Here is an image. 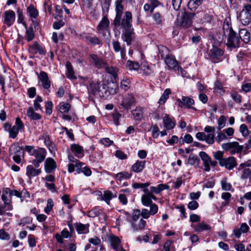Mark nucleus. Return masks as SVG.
<instances>
[{
    "label": "nucleus",
    "instance_id": "1",
    "mask_svg": "<svg viewBox=\"0 0 251 251\" xmlns=\"http://www.w3.org/2000/svg\"><path fill=\"white\" fill-rule=\"evenodd\" d=\"M115 4L116 15L113 24L116 27L121 26L123 28L121 38L127 45H130L135 39V32L131 24L132 21L131 13L126 11L122 18L124 10L122 0H117Z\"/></svg>",
    "mask_w": 251,
    "mask_h": 251
},
{
    "label": "nucleus",
    "instance_id": "2",
    "mask_svg": "<svg viewBox=\"0 0 251 251\" xmlns=\"http://www.w3.org/2000/svg\"><path fill=\"white\" fill-rule=\"evenodd\" d=\"M223 33L227 37L226 46L228 48H238L240 46V38L232 29L231 25L227 22H224L223 26Z\"/></svg>",
    "mask_w": 251,
    "mask_h": 251
},
{
    "label": "nucleus",
    "instance_id": "3",
    "mask_svg": "<svg viewBox=\"0 0 251 251\" xmlns=\"http://www.w3.org/2000/svg\"><path fill=\"white\" fill-rule=\"evenodd\" d=\"M88 90L89 92L94 96L98 94L100 97L105 99L108 97L106 84L104 82H92L90 83Z\"/></svg>",
    "mask_w": 251,
    "mask_h": 251
},
{
    "label": "nucleus",
    "instance_id": "4",
    "mask_svg": "<svg viewBox=\"0 0 251 251\" xmlns=\"http://www.w3.org/2000/svg\"><path fill=\"white\" fill-rule=\"evenodd\" d=\"M240 22L244 26L248 25L251 23V4H244L242 10L237 16Z\"/></svg>",
    "mask_w": 251,
    "mask_h": 251
},
{
    "label": "nucleus",
    "instance_id": "5",
    "mask_svg": "<svg viewBox=\"0 0 251 251\" xmlns=\"http://www.w3.org/2000/svg\"><path fill=\"white\" fill-rule=\"evenodd\" d=\"M196 15L195 13H190L184 11L181 12V17L177 19L178 25L185 28L191 27L192 25L193 19Z\"/></svg>",
    "mask_w": 251,
    "mask_h": 251
},
{
    "label": "nucleus",
    "instance_id": "6",
    "mask_svg": "<svg viewBox=\"0 0 251 251\" xmlns=\"http://www.w3.org/2000/svg\"><path fill=\"white\" fill-rule=\"evenodd\" d=\"M224 53L223 50L215 45H213L212 49L209 50L208 53L209 59L214 63L219 62L221 61V57Z\"/></svg>",
    "mask_w": 251,
    "mask_h": 251
},
{
    "label": "nucleus",
    "instance_id": "7",
    "mask_svg": "<svg viewBox=\"0 0 251 251\" xmlns=\"http://www.w3.org/2000/svg\"><path fill=\"white\" fill-rule=\"evenodd\" d=\"M176 101L178 102V105L181 108L187 107L189 109H192L195 111L197 110V109L192 106L194 104V100L188 97L183 96L182 99H177Z\"/></svg>",
    "mask_w": 251,
    "mask_h": 251
},
{
    "label": "nucleus",
    "instance_id": "8",
    "mask_svg": "<svg viewBox=\"0 0 251 251\" xmlns=\"http://www.w3.org/2000/svg\"><path fill=\"white\" fill-rule=\"evenodd\" d=\"M89 61L95 67L98 69L104 68L107 65V63L103 59L95 54L89 55Z\"/></svg>",
    "mask_w": 251,
    "mask_h": 251
},
{
    "label": "nucleus",
    "instance_id": "9",
    "mask_svg": "<svg viewBox=\"0 0 251 251\" xmlns=\"http://www.w3.org/2000/svg\"><path fill=\"white\" fill-rule=\"evenodd\" d=\"M24 125L23 122L21 120L20 118H17L15 125L13 126L8 132L9 137L12 139L16 138L19 133V131L24 129Z\"/></svg>",
    "mask_w": 251,
    "mask_h": 251
},
{
    "label": "nucleus",
    "instance_id": "10",
    "mask_svg": "<svg viewBox=\"0 0 251 251\" xmlns=\"http://www.w3.org/2000/svg\"><path fill=\"white\" fill-rule=\"evenodd\" d=\"M221 167H225L226 169L230 170L237 165L236 159L233 156H229L227 158H224L219 162Z\"/></svg>",
    "mask_w": 251,
    "mask_h": 251
},
{
    "label": "nucleus",
    "instance_id": "11",
    "mask_svg": "<svg viewBox=\"0 0 251 251\" xmlns=\"http://www.w3.org/2000/svg\"><path fill=\"white\" fill-rule=\"evenodd\" d=\"M93 193L99 196L100 200L105 201L107 204H110V201L112 198L116 197V193H113L109 190H105L103 192V193L100 191H96Z\"/></svg>",
    "mask_w": 251,
    "mask_h": 251
},
{
    "label": "nucleus",
    "instance_id": "12",
    "mask_svg": "<svg viewBox=\"0 0 251 251\" xmlns=\"http://www.w3.org/2000/svg\"><path fill=\"white\" fill-rule=\"evenodd\" d=\"M109 240L111 246L115 251H126L121 245V241L119 238L115 235H110Z\"/></svg>",
    "mask_w": 251,
    "mask_h": 251
},
{
    "label": "nucleus",
    "instance_id": "13",
    "mask_svg": "<svg viewBox=\"0 0 251 251\" xmlns=\"http://www.w3.org/2000/svg\"><path fill=\"white\" fill-rule=\"evenodd\" d=\"M197 17L199 19L197 20L198 23L201 24L210 23L213 21V16L208 13H205L202 11H198L196 13Z\"/></svg>",
    "mask_w": 251,
    "mask_h": 251
},
{
    "label": "nucleus",
    "instance_id": "14",
    "mask_svg": "<svg viewBox=\"0 0 251 251\" xmlns=\"http://www.w3.org/2000/svg\"><path fill=\"white\" fill-rule=\"evenodd\" d=\"M135 103V100L134 96L132 94H128L123 98L121 105L124 108L128 110L131 108Z\"/></svg>",
    "mask_w": 251,
    "mask_h": 251
},
{
    "label": "nucleus",
    "instance_id": "15",
    "mask_svg": "<svg viewBox=\"0 0 251 251\" xmlns=\"http://www.w3.org/2000/svg\"><path fill=\"white\" fill-rule=\"evenodd\" d=\"M165 62L170 69H173L176 71H178L179 68H180L181 71L182 70L181 68L178 65L177 61L173 57L167 55L165 57Z\"/></svg>",
    "mask_w": 251,
    "mask_h": 251
},
{
    "label": "nucleus",
    "instance_id": "16",
    "mask_svg": "<svg viewBox=\"0 0 251 251\" xmlns=\"http://www.w3.org/2000/svg\"><path fill=\"white\" fill-rule=\"evenodd\" d=\"M4 23L8 26L12 25L15 19V13L11 10L6 11L4 13Z\"/></svg>",
    "mask_w": 251,
    "mask_h": 251
},
{
    "label": "nucleus",
    "instance_id": "17",
    "mask_svg": "<svg viewBox=\"0 0 251 251\" xmlns=\"http://www.w3.org/2000/svg\"><path fill=\"white\" fill-rule=\"evenodd\" d=\"M39 80L41 81L42 86L45 89H48L50 87V81L49 79L48 75L44 71H41L38 76Z\"/></svg>",
    "mask_w": 251,
    "mask_h": 251
},
{
    "label": "nucleus",
    "instance_id": "18",
    "mask_svg": "<svg viewBox=\"0 0 251 251\" xmlns=\"http://www.w3.org/2000/svg\"><path fill=\"white\" fill-rule=\"evenodd\" d=\"M147 190L144 189L145 194L141 197V201L144 206H149L152 203V199L155 200L156 197L151 193H147Z\"/></svg>",
    "mask_w": 251,
    "mask_h": 251
},
{
    "label": "nucleus",
    "instance_id": "19",
    "mask_svg": "<svg viewBox=\"0 0 251 251\" xmlns=\"http://www.w3.org/2000/svg\"><path fill=\"white\" fill-rule=\"evenodd\" d=\"M56 168V164L52 158H47L45 162V169L47 173H51Z\"/></svg>",
    "mask_w": 251,
    "mask_h": 251
},
{
    "label": "nucleus",
    "instance_id": "20",
    "mask_svg": "<svg viewBox=\"0 0 251 251\" xmlns=\"http://www.w3.org/2000/svg\"><path fill=\"white\" fill-rule=\"evenodd\" d=\"M47 151L44 148H39L37 150H34L32 155H34L36 160L39 162H43L46 157Z\"/></svg>",
    "mask_w": 251,
    "mask_h": 251
},
{
    "label": "nucleus",
    "instance_id": "21",
    "mask_svg": "<svg viewBox=\"0 0 251 251\" xmlns=\"http://www.w3.org/2000/svg\"><path fill=\"white\" fill-rule=\"evenodd\" d=\"M106 84V90L108 96L111 95H114L117 93L118 89V84L113 81L110 82H104Z\"/></svg>",
    "mask_w": 251,
    "mask_h": 251
},
{
    "label": "nucleus",
    "instance_id": "22",
    "mask_svg": "<svg viewBox=\"0 0 251 251\" xmlns=\"http://www.w3.org/2000/svg\"><path fill=\"white\" fill-rule=\"evenodd\" d=\"M131 226L134 231H137L139 230H142L144 228L146 222L143 219H140L139 220L134 222H130Z\"/></svg>",
    "mask_w": 251,
    "mask_h": 251
},
{
    "label": "nucleus",
    "instance_id": "23",
    "mask_svg": "<svg viewBox=\"0 0 251 251\" xmlns=\"http://www.w3.org/2000/svg\"><path fill=\"white\" fill-rule=\"evenodd\" d=\"M152 18L153 24L159 26L163 25L165 19L163 16L158 12H155L152 14Z\"/></svg>",
    "mask_w": 251,
    "mask_h": 251
},
{
    "label": "nucleus",
    "instance_id": "24",
    "mask_svg": "<svg viewBox=\"0 0 251 251\" xmlns=\"http://www.w3.org/2000/svg\"><path fill=\"white\" fill-rule=\"evenodd\" d=\"M23 147L19 146L18 143H15L11 146L9 149V153L10 155L15 154H24V151H22Z\"/></svg>",
    "mask_w": 251,
    "mask_h": 251
},
{
    "label": "nucleus",
    "instance_id": "25",
    "mask_svg": "<svg viewBox=\"0 0 251 251\" xmlns=\"http://www.w3.org/2000/svg\"><path fill=\"white\" fill-rule=\"evenodd\" d=\"M239 37L245 44H248L250 41L251 34L250 32L245 28L241 29L239 32Z\"/></svg>",
    "mask_w": 251,
    "mask_h": 251
},
{
    "label": "nucleus",
    "instance_id": "26",
    "mask_svg": "<svg viewBox=\"0 0 251 251\" xmlns=\"http://www.w3.org/2000/svg\"><path fill=\"white\" fill-rule=\"evenodd\" d=\"M146 162L145 161H137L132 166L131 170L135 173H140L144 168Z\"/></svg>",
    "mask_w": 251,
    "mask_h": 251
},
{
    "label": "nucleus",
    "instance_id": "27",
    "mask_svg": "<svg viewBox=\"0 0 251 251\" xmlns=\"http://www.w3.org/2000/svg\"><path fill=\"white\" fill-rule=\"evenodd\" d=\"M40 169H36L32 165H28L26 167V175L31 178L32 177L37 176L41 173Z\"/></svg>",
    "mask_w": 251,
    "mask_h": 251
},
{
    "label": "nucleus",
    "instance_id": "28",
    "mask_svg": "<svg viewBox=\"0 0 251 251\" xmlns=\"http://www.w3.org/2000/svg\"><path fill=\"white\" fill-rule=\"evenodd\" d=\"M203 1V0H189L187 4L188 8L191 11H195Z\"/></svg>",
    "mask_w": 251,
    "mask_h": 251
},
{
    "label": "nucleus",
    "instance_id": "29",
    "mask_svg": "<svg viewBox=\"0 0 251 251\" xmlns=\"http://www.w3.org/2000/svg\"><path fill=\"white\" fill-rule=\"evenodd\" d=\"M163 123L164 125V127L167 129H173L176 126V123L175 122H173L172 119H171L169 116L167 114L164 117L163 119Z\"/></svg>",
    "mask_w": 251,
    "mask_h": 251
},
{
    "label": "nucleus",
    "instance_id": "30",
    "mask_svg": "<svg viewBox=\"0 0 251 251\" xmlns=\"http://www.w3.org/2000/svg\"><path fill=\"white\" fill-rule=\"evenodd\" d=\"M71 150L76 156L79 157V154H82L84 151L82 147L76 144H73L71 146Z\"/></svg>",
    "mask_w": 251,
    "mask_h": 251
},
{
    "label": "nucleus",
    "instance_id": "31",
    "mask_svg": "<svg viewBox=\"0 0 251 251\" xmlns=\"http://www.w3.org/2000/svg\"><path fill=\"white\" fill-rule=\"evenodd\" d=\"M30 48L31 50H33L35 53L38 52L41 55H45L46 53L44 49L40 46L37 42H35Z\"/></svg>",
    "mask_w": 251,
    "mask_h": 251
},
{
    "label": "nucleus",
    "instance_id": "32",
    "mask_svg": "<svg viewBox=\"0 0 251 251\" xmlns=\"http://www.w3.org/2000/svg\"><path fill=\"white\" fill-rule=\"evenodd\" d=\"M75 227L79 234L87 233L89 232V225H84L81 223H76Z\"/></svg>",
    "mask_w": 251,
    "mask_h": 251
},
{
    "label": "nucleus",
    "instance_id": "33",
    "mask_svg": "<svg viewBox=\"0 0 251 251\" xmlns=\"http://www.w3.org/2000/svg\"><path fill=\"white\" fill-rule=\"evenodd\" d=\"M109 21L106 16H104L97 27L98 30H103L109 26Z\"/></svg>",
    "mask_w": 251,
    "mask_h": 251
},
{
    "label": "nucleus",
    "instance_id": "34",
    "mask_svg": "<svg viewBox=\"0 0 251 251\" xmlns=\"http://www.w3.org/2000/svg\"><path fill=\"white\" fill-rule=\"evenodd\" d=\"M66 67L67 68L66 75L68 78L71 79H76V77L74 75V71L71 62L68 61L66 63Z\"/></svg>",
    "mask_w": 251,
    "mask_h": 251
},
{
    "label": "nucleus",
    "instance_id": "35",
    "mask_svg": "<svg viewBox=\"0 0 251 251\" xmlns=\"http://www.w3.org/2000/svg\"><path fill=\"white\" fill-rule=\"evenodd\" d=\"M26 115L32 120H38L41 118V115L37 113H35L33 110V108L31 107H30L27 109Z\"/></svg>",
    "mask_w": 251,
    "mask_h": 251
},
{
    "label": "nucleus",
    "instance_id": "36",
    "mask_svg": "<svg viewBox=\"0 0 251 251\" xmlns=\"http://www.w3.org/2000/svg\"><path fill=\"white\" fill-rule=\"evenodd\" d=\"M106 72L111 75L114 79L116 80L117 77H118V72L119 71V69L116 67H108L106 66V67H104Z\"/></svg>",
    "mask_w": 251,
    "mask_h": 251
},
{
    "label": "nucleus",
    "instance_id": "37",
    "mask_svg": "<svg viewBox=\"0 0 251 251\" xmlns=\"http://www.w3.org/2000/svg\"><path fill=\"white\" fill-rule=\"evenodd\" d=\"M14 195L20 198L29 197V193L26 191V189H24L22 192L18 191L16 189H13L9 193V195Z\"/></svg>",
    "mask_w": 251,
    "mask_h": 251
},
{
    "label": "nucleus",
    "instance_id": "38",
    "mask_svg": "<svg viewBox=\"0 0 251 251\" xmlns=\"http://www.w3.org/2000/svg\"><path fill=\"white\" fill-rule=\"evenodd\" d=\"M131 112L135 120L140 121L142 119L143 111L141 107H137L135 110Z\"/></svg>",
    "mask_w": 251,
    "mask_h": 251
},
{
    "label": "nucleus",
    "instance_id": "39",
    "mask_svg": "<svg viewBox=\"0 0 251 251\" xmlns=\"http://www.w3.org/2000/svg\"><path fill=\"white\" fill-rule=\"evenodd\" d=\"M85 39H86V41L89 44H92L93 45L101 44V42L100 40L99 39V38H98L96 36H95L94 37L86 36L85 37Z\"/></svg>",
    "mask_w": 251,
    "mask_h": 251
},
{
    "label": "nucleus",
    "instance_id": "40",
    "mask_svg": "<svg viewBox=\"0 0 251 251\" xmlns=\"http://www.w3.org/2000/svg\"><path fill=\"white\" fill-rule=\"evenodd\" d=\"M27 12L29 14L30 17L32 18H36L38 15L37 10L35 8L33 4H30L27 8Z\"/></svg>",
    "mask_w": 251,
    "mask_h": 251
},
{
    "label": "nucleus",
    "instance_id": "41",
    "mask_svg": "<svg viewBox=\"0 0 251 251\" xmlns=\"http://www.w3.org/2000/svg\"><path fill=\"white\" fill-rule=\"evenodd\" d=\"M194 228L197 232H201L203 230H208L210 229V227L208 225L205 224L203 223L198 224V225L194 226Z\"/></svg>",
    "mask_w": 251,
    "mask_h": 251
},
{
    "label": "nucleus",
    "instance_id": "42",
    "mask_svg": "<svg viewBox=\"0 0 251 251\" xmlns=\"http://www.w3.org/2000/svg\"><path fill=\"white\" fill-rule=\"evenodd\" d=\"M171 94V90L170 89H166L163 94L161 96L158 103L161 105L165 103L166 100L169 98V95Z\"/></svg>",
    "mask_w": 251,
    "mask_h": 251
},
{
    "label": "nucleus",
    "instance_id": "43",
    "mask_svg": "<svg viewBox=\"0 0 251 251\" xmlns=\"http://www.w3.org/2000/svg\"><path fill=\"white\" fill-rule=\"evenodd\" d=\"M200 162V159L197 155L194 154H191L187 160V163L191 165H194L195 163H198Z\"/></svg>",
    "mask_w": 251,
    "mask_h": 251
},
{
    "label": "nucleus",
    "instance_id": "44",
    "mask_svg": "<svg viewBox=\"0 0 251 251\" xmlns=\"http://www.w3.org/2000/svg\"><path fill=\"white\" fill-rule=\"evenodd\" d=\"M237 145H234L235 147L232 148L230 151V154L231 155L235 154V153H241L244 149L243 146L239 145L238 142H236Z\"/></svg>",
    "mask_w": 251,
    "mask_h": 251
},
{
    "label": "nucleus",
    "instance_id": "45",
    "mask_svg": "<svg viewBox=\"0 0 251 251\" xmlns=\"http://www.w3.org/2000/svg\"><path fill=\"white\" fill-rule=\"evenodd\" d=\"M126 66L129 70H138L140 67L138 63L130 60L127 61Z\"/></svg>",
    "mask_w": 251,
    "mask_h": 251
},
{
    "label": "nucleus",
    "instance_id": "46",
    "mask_svg": "<svg viewBox=\"0 0 251 251\" xmlns=\"http://www.w3.org/2000/svg\"><path fill=\"white\" fill-rule=\"evenodd\" d=\"M26 39L28 42L32 41L34 38V33L33 30L32 26L29 27L26 29Z\"/></svg>",
    "mask_w": 251,
    "mask_h": 251
},
{
    "label": "nucleus",
    "instance_id": "47",
    "mask_svg": "<svg viewBox=\"0 0 251 251\" xmlns=\"http://www.w3.org/2000/svg\"><path fill=\"white\" fill-rule=\"evenodd\" d=\"M131 176V174L126 172L119 173L116 175V178L119 180H121L124 178H129Z\"/></svg>",
    "mask_w": 251,
    "mask_h": 251
},
{
    "label": "nucleus",
    "instance_id": "48",
    "mask_svg": "<svg viewBox=\"0 0 251 251\" xmlns=\"http://www.w3.org/2000/svg\"><path fill=\"white\" fill-rule=\"evenodd\" d=\"M101 213L102 210L101 209L95 207L88 212V215L90 217L94 218L98 216Z\"/></svg>",
    "mask_w": 251,
    "mask_h": 251
},
{
    "label": "nucleus",
    "instance_id": "49",
    "mask_svg": "<svg viewBox=\"0 0 251 251\" xmlns=\"http://www.w3.org/2000/svg\"><path fill=\"white\" fill-rule=\"evenodd\" d=\"M201 160L203 161V164L209 163L211 161V157L204 151H201L199 153Z\"/></svg>",
    "mask_w": 251,
    "mask_h": 251
},
{
    "label": "nucleus",
    "instance_id": "50",
    "mask_svg": "<svg viewBox=\"0 0 251 251\" xmlns=\"http://www.w3.org/2000/svg\"><path fill=\"white\" fill-rule=\"evenodd\" d=\"M159 53L161 58L165 59V57L169 55V50L166 47L162 46L159 48Z\"/></svg>",
    "mask_w": 251,
    "mask_h": 251
},
{
    "label": "nucleus",
    "instance_id": "51",
    "mask_svg": "<svg viewBox=\"0 0 251 251\" xmlns=\"http://www.w3.org/2000/svg\"><path fill=\"white\" fill-rule=\"evenodd\" d=\"M173 241L167 240L164 245V251H175V248L173 246Z\"/></svg>",
    "mask_w": 251,
    "mask_h": 251
},
{
    "label": "nucleus",
    "instance_id": "52",
    "mask_svg": "<svg viewBox=\"0 0 251 251\" xmlns=\"http://www.w3.org/2000/svg\"><path fill=\"white\" fill-rule=\"evenodd\" d=\"M237 142H228L226 143H224L222 144L223 149L226 151L231 150L232 148L235 147L234 145H237L236 143Z\"/></svg>",
    "mask_w": 251,
    "mask_h": 251
},
{
    "label": "nucleus",
    "instance_id": "53",
    "mask_svg": "<svg viewBox=\"0 0 251 251\" xmlns=\"http://www.w3.org/2000/svg\"><path fill=\"white\" fill-rule=\"evenodd\" d=\"M226 121V118L224 116L222 115L220 116V117L219 118V119H218V129L219 130H220L222 128H223L225 126Z\"/></svg>",
    "mask_w": 251,
    "mask_h": 251
},
{
    "label": "nucleus",
    "instance_id": "54",
    "mask_svg": "<svg viewBox=\"0 0 251 251\" xmlns=\"http://www.w3.org/2000/svg\"><path fill=\"white\" fill-rule=\"evenodd\" d=\"M151 185V183L147 182L146 183H134L132 184V187L133 188H146L149 187Z\"/></svg>",
    "mask_w": 251,
    "mask_h": 251
},
{
    "label": "nucleus",
    "instance_id": "55",
    "mask_svg": "<svg viewBox=\"0 0 251 251\" xmlns=\"http://www.w3.org/2000/svg\"><path fill=\"white\" fill-rule=\"evenodd\" d=\"M113 122L116 126L119 125V120L121 118L122 115L119 112L115 111L112 114Z\"/></svg>",
    "mask_w": 251,
    "mask_h": 251
},
{
    "label": "nucleus",
    "instance_id": "56",
    "mask_svg": "<svg viewBox=\"0 0 251 251\" xmlns=\"http://www.w3.org/2000/svg\"><path fill=\"white\" fill-rule=\"evenodd\" d=\"M152 136L154 138H157L159 134V130L157 125H154L152 126L151 128Z\"/></svg>",
    "mask_w": 251,
    "mask_h": 251
},
{
    "label": "nucleus",
    "instance_id": "57",
    "mask_svg": "<svg viewBox=\"0 0 251 251\" xmlns=\"http://www.w3.org/2000/svg\"><path fill=\"white\" fill-rule=\"evenodd\" d=\"M234 248L237 251H251L249 248H245V245L242 243L235 244Z\"/></svg>",
    "mask_w": 251,
    "mask_h": 251
},
{
    "label": "nucleus",
    "instance_id": "58",
    "mask_svg": "<svg viewBox=\"0 0 251 251\" xmlns=\"http://www.w3.org/2000/svg\"><path fill=\"white\" fill-rule=\"evenodd\" d=\"M215 134L214 133H209L206 135L204 141L208 144L212 145L214 142Z\"/></svg>",
    "mask_w": 251,
    "mask_h": 251
},
{
    "label": "nucleus",
    "instance_id": "59",
    "mask_svg": "<svg viewBox=\"0 0 251 251\" xmlns=\"http://www.w3.org/2000/svg\"><path fill=\"white\" fill-rule=\"evenodd\" d=\"M53 206V202L52 199H49L47 201V206L44 209V211L47 214H49L51 210L52 207Z\"/></svg>",
    "mask_w": 251,
    "mask_h": 251
},
{
    "label": "nucleus",
    "instance_id": "60",
    "mask_svg": "<svg viewBox=\"0 0 251 251\" xmlns=\"http://www.w3.org/2000/svg\"><path fill=\"white\" fill-rule=\"evenodd\" d=\"M148 2L151 5L152 8L151 9V13H152L154 9L160 5L163 6L162 4L158 0H148Z\"/></svg>",
    "mask_w": 251,
    "mask_h": 251
},
{
    "label": "nucleus",
    "instance_id": "61",
    "mask_svg": "<svg viewBox=\"0 0 251 251\" xmlns=\"http://www.w3.org/2000/svg\"><path fill=\"white\" fill-rule=\"evenodd\" d=\"M113 49L116 52L120 51L123 50L121 46L120 43L118 41L113 40L112 41Z\"/></svg>",
    "mask_w": 251,
    "mask_h": 251
},
{
    "label": "nucleus",
    "instance_id": "62",
    "mask_svg": "<svg viewBox=\"0 0 251 251\" xmlns=\"http://www.w3.org/2000/svg\"><path fill=\"white\" fill-rule=\"evenodd\" d=\"M224 152L218 151L215 152H214V158L219 161V163L223 159H224L223 157Z\"/></svg>",
    "mask_w": 251,
    "mask_h": 251
},
{
    "label": "nucleus",
    "instance_id": "63",
    "mask_svg": "<svg viewBox=\"0 0 251 251\" xmlns=\"http://www.w3.org/2000/svg\"><path fill=\"white\" fill-rule=\"evenodd\" d=\"M240 130L243 136H247L249 134V130L245 124H242L240 126Z\"/></svg>",
    "mask_w": 251,
    "mask_h": 251
},
{
    "label": "nucleus",
    "instance_id": "64",
    "mask_svg": "<svg viewBox=\"0 0 251 251\" xmlns=\"http://www.w3.org/2000/svg\"><path fill=\"white\" fill-rule=\"evenodd\" d=\"M70 107L71 105L69 103H64L60 106L59 110L61 113H67L69 112Z\"/></svg>",
    "mask_w": 251,
    "mask_h": 251
}]
</instances>
